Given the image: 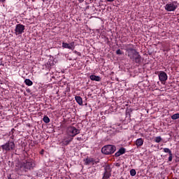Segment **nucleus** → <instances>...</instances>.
<instances>
[{
	"mask_svg": "<svg viewBox=\"0 0 179 179\" xmlns=\"http://www.w3.org/2000/svg\"><path fill=\"white\" fill-rule=\"evenodd\" d=\"M43 122H44L45 124L50 123V117H48V116H44V117H43Z\"/></svg>",
	"mask_w": 179,
	"mask_h": 179,
	"instance_id": "412c9836",
	"label": "nucleus"
},
{
	"mask_svg": "<svg viewBox=\"0 0 179 179\" xmlns=\"http://www.w3.org/2000/svg\"><path fill=\"white\" fill-rule=\"evenodd\" d=\"M125 47H126L125 50H126L127 57H129V59H131L135 64H137L138 65H141L142 62H143V58H142V56H141V54H139V52H137L136 49H135V45L127 44L126 45Z\"/></svg>",
	"mask_w": 179,
	"mask_h": 179,
	"instance_id": "f257e3e1",
	"label": "nucleus"
},
{
	"mask_svg": "<svg viewBox=\"0 0 179 179\" xmlns=\"http://www.w3.org/2000/svg\"><path fill=\"white\" fill-rule=\"evenodd\" d=\"M120 179H124V177L122 176Z\"/></svg>",
	"mask_w": 179,
	"mask_h": 179,
	"instance_id": "72a5a7b5",
	"label": "nucleus"
},
{
	"mask_svg": "<svg viewBox=\"0 0 179 179\" xmlns=\"http://www.w3.org/2000/svg\"><path fill=\"white\" fill-rule=\"evenodd\" d=\"M116 54H117V55H122V54H124V52H122V50H120V49H118V50L116 51Z\"/></svg>",
	"mask_w": 179,
	"mask_h": 179,
	"instance_id": "5701e85b",
	"label": "nucleus"
},
{
	"mask_svg": "<svg viewBox=\"0 0 179 179\" xmlns=\"http://www.w3.org/2000/svg\"><path fill=\"white\" fill-rule=\"evenodd\" d=\"M98 163H100V159H94V163L92 164V166H94V164H97Z\"/></svg>",
	"mask_w": 179,
	"mask_h": 179,
	"instance_id": "bb28decb",
	"label": "nucleus"
},
{
	"mask_svg": "<svg viewBox=\"0 0 179 179\" xmlns=\"http://www.w3.org/2000/svg\"><path fill=\"white\" fill-rule=\"evenodd\" d=\"M73 53L76 54V55H78V57H82V53H80V52H78L76 50H73Z\"/></svg>",
	"mask_w": 179,
	"mask_h": 179,
	"instance_id": "b1692460",
	"label": "nucleus"
},
{
	"mask_svg": "<svg viewBox=\"0 0 179 179\" xmlns=\"http://www.w3.org/2000/svg\"><path fill=\"white\" fill-rule=\"evenodd\" d=\"M0 2L1 3H5V2H6V0H0Z\"/></svg>",
	"mask_w": 179,
	"mask_h": 179,
	"instance_id": "c85d7f7f",
	"label": "nucleus"
},
{
	"mask_svg": "<svg viewBox=\"0 0 179 179\" xmlns=\"http://www.w3.org/2000/svg\"><path fill=\"white\" fill-rule=\"evenodd\" d=\"M162 141H163V138H162L161 136H157L155 138V142H156V143H160V142H162Z\"/></svg>",
	"mask_w": 179,
	"mask_h": 179,
	"instance_id": "a211bd4d",
	"label": "nucleus"
},
{
	"mask_svg": "<svg viewBox=\"0 0 179 179\" xmlns=\"http://www.w3.org/2000/svg\"><path fill=\"white\" fill-rule=\"evenodd\" d=\"M104 173H103V176L102 177V179H108L110 178V177H111V173L110 172V168L108 165H107L105 168H104Z\"/></svg>",
	"mask_w": 179,
	"mask_h": 179,
	"instance_id": "1a4fd4ad",
	"label": "nucleus"
},
{
	"mask_svg": "<svg viewBox=\"0 0 179 179\" xmlns=\"http://www.w3.org/2000/svg\"><path fill=\"white\" fill-rule=\"evenodd\" d=\"M163 152H164V153H169V155H171V153H173L171 152V150H169V148H166L163 149Z\"/></svg>",
	"mask_w": 179,
	"mask_h": 179,
	"instance_id": "4be33fe9",
	"label": "nucleus"
},
{
	"mask_svg": "<svg viewBox=\"0 0 179 179\" xmlns=\"http://www.w3.org/2000/svg\"><path fill=\"white\" fill-rule=\"evenodd\" d=\"M90 79H91L92 80H94L95 82H100L101 80V78H100V76H96V75H91L90 76Z\"/></svg>",
	"mask_w": 179,
	"mask_h": 179,
	"instance_id": "2eb2a0df",
	"label": "nucleus"
},
{
	"mask_svg": "<svg viewBox=\"0 0 179 179\" xmlns=\"http://www.w3.org/2000/svg\"><path fill=\"white\" fill-rule=\"evenodd\" d=\"M41 155H44V150H42L40 152Z\"/></svg>",
	"mask_w": 179,
	"mask_h": 179,
	"instance_id": "2f4dec72",
	"label": "nucleus"
},
{
	"mask_svg": "<svg viewBox=\"0 0 179 179\" xmlns=\"http://www.w3.org/2000/svg\"><path fill=\"white\" fill-rule=\"evenodd\" d=\"M130 176H131V177H135V176H136V171L135 169H131Z\"/></svg>",
	"mask_w": 179,
	"mask_h": 179,
	"instance_id": "6ab92c4d",
	"label": "nucleus"
},
{
	"mask_svg": "<svg viewBox=\"0 0 179 179\" xmlns=\"http://www.w3.org/2000/svg\"><path fill=\"white\" fill-rule=\"evenodd\" d=\"M24 83L27 85V86H33V81H31L30 79H25Z\"/></svg>",
	"mask_w": 179,
	"mask_h": 179,
	"instance_id": "f3484780",
	"label": "nucleus"
},
{
	"mask_svg": "<svg viewBox=\"0 0 179 179\" xmlns=\"http://www.w3.org/2000/svg\"><path fill=\"white\" fill-rule=\"evenodd\" d=\"M116 150V147L113 145H105L103 148L101 149L102 153L103 155H113Z\"/></svg>",
	"mask_w": 179,
	"mask_h": 179,
	"instance_id": "20e7f679",
	"label": "nucleus"
},
{
	"mask_svg": "<svg viewBox=\"0 0 179 179\" xmlns=\"http://www.w3.org/2000/svg\"><path fill=\"white\" fill-rule=\"evenodd\" d=\"M135 145H136L137 148H141V146H143V138H138L135 141Z\"/></svg>",
	"mask_w": 179,
	"mask_h": 179,
	"instance_id": "4468645a",
	"label": "nucleus"
},
{
	"mask_svg": "<svg viewBox=\"0 0 179 179\" xmlns=\"http://www.w3.org/2000/svg\"><path fill=\"white\" fill-rule=\"evenodd\" d=\"M107 2H114L115 0H106Z\"/></svg>",
	"mask_w": 179,
	"mask_h": 179,
	"instance_id": "7c9ffc66",
	"label": "nucleus"
},
{
	"mask_svg": "<svg viewBox=\"0 0 179 179\" xmlns=\"http://www.w3.org/2000/svg\"><path fill=\"white\" fill-rule=\"evenodd\" d=\"M158 76L159 80H160V82H162V83H163V82H166V80H167V79L169 78V76H167V73H166V72L164 71H160Z\"/></svg>",
	"mask_w": 179,
	"mask_h": 179,
	"instance_id": "9d476101",
	"label": "nucleus"
},
{
	"mask_svg": "<svg viewBox=\"0 0 179 179\" xmlns=\"http://www.w3.org/2000/svg\"><path fill=\"white\" fill-rule=\"evenodd\" d=\"M179 113H175L171 116V120H178Z\"/></svg>",
	"mask_w": 179,
	"mask_h": 179,
	"instance_id": "aec40b11",
	"label": "nucleus"
},
{
	"mask_svg": "<svg viewBox=\"0 0 179 179\" xmlns=\"http://www.w3.org/2000/svg\"><path fill=\"white\" fill-rule=\"evenodd\" d=\"M126 150L124 148H121L117 152H115V157H120L121 155H124Z\"/></svg>",
	"mask_w": 179,
	"mask_h": 179,
	"instance_id": "ddd939ff",
	"label": "nucleus"
},
{
	"mask_svg": "<svg viewBox=\"0 0 179 179\" xmlns=\"http://www.w3.org/2000/svg\"><path fill=\"white\" fill-rule=\"evenodd\" d=\"M36 167V163L34 160L29 159H27L25 162H23L20 164V169L23 171H29V170H33Z\"/></svg>",
	"mask_w": 179,
	"mask_h": 179,
	"instance_id": "f03ea898",
	"label": "nucleus"
},
{
	"mask_svg": "<svg viewBox=\"0 0 179 179\" xmlns=\"http://www.w3.org/2000/svg\"><path fill=\"white\" fill-rule=\"evenodd\" d=\"M177 8H178V4H177V1H173L166 4L165 10H167V12H175Z\"/></svg>",
	"mask_w": 179,
	"mask_h": 179,
	"instance_id": "39448f33",
	"label": "nucleus"
},
{
	"mask_svg": "<svg viewBox=\"0 0 179 179\" xmlns=\"http://www.w3.org/2000/svg\"><path fill=\"white\" fill-rule=\"evenodd\" d=\"M115 166L116 167H121V164H120V162H117V163H115Z\"/></svg>",
	"mask_w": 179,
	"mask_h": 179,
	"instance_id": "cd10ccee",
	"label": "nucleus"
},
{
	"mask_svg": "<svg viewBox=\"0 0 179 179\" xmlns=\"http://www.w3.org/2000/svg\"><path fill=\"white\" fill-rule=\"evenodd\" d=\"M1 149L3 152H10V150H15V142L8 141L5 144L1 145Z\"/></svg>",
	"mask_w": 179,
	"mask_h": 179,
	"instance_id": "7ed1b4c3",
	"label": "nucleus"
},
{
	"mask_svg": "<svg viewBox=\"0 0 179 179\" xmlns=\"http://www.w3.org/2000/svg\"><path fill=\"white\" fill-rule=\"evenodd\" d=\"M26 92H27V93H30L31 90H30V89L28 88V89L26 90Z\"/></svg>",
	"mask_w": 179,
	"mask_h": 179,
	"instance_id": "c756f323",
	"label": "nucleus"
},
{
	"mask_svg": "<svg viewBox=\"0 0 179 179\" xmlns=\"http://www.w3.org/2000/svg\"><path fill=\"white\" fill-rule=\"evenodd\" d=\"M77 141H82V138L80 137L77 138Z\"/></svg>",
	"mask_w": 179,
	"mask_h": 179,
	"instance_id": "473e14b6",
	"label": "nucleus"
},
{
	"mask_svg": "<svg viewBox=\"0 0 179 179\" xmlns=\"http://www.w3.org/2000/svg\"><path fill=\"white\" fill-rule=\"evenodd\" d=\"M66 134L69 136L73 138L76 136V135L80 134V131L75 127H70L67 129Z\"/></svg>",
	"mask_w": 179,
	"mask_h": 179,
	"instance_id": "423d86ee",
	"label": "nucleus"
},
{
	"mask_svg": "<svg viewBox=\"0 0 179 179\" xmlns=\"http://www.w3.org/2000/svg\"><path fill=\"white\" fill-rule=\"evenodd\" d=\"M25 29L26 28H25L24 25H23L22 24H17L15 26V36H22V34H23V33H24Z\"/></svg>",
	"mask_w": 179,
	"mask_h": 179,
	"instance_id": "0eeeda50",
	"label": "nucleus"
},
{
	"mask_svg": "<svg viewBox=\"0 0 179 179\" xmlns=\"http://www.w3.org/2000/svg\"><path fill=\"white\" fill-rule=\"evenodd\" d=\"M84 162L85 166H89V164L94 163V158L87 157L85 159H84Z\"/></svg>",
	"mask_w": 179,
	"mask_h": 179,
	"instance_id": "f8f14e48",
	"label": "nucleus"
},
{
	"mask_svg": "<svg viewBox=\"0 0 179 179\" xmlns=\"http://www.w3.org/2000/svg\"><path fill=\"white\" fill-rule=\"evenodd\" d=\"M72 141H73V138L71 137V136L67 135L63 138L62 143V145H64V146H68V145H69V143H71Z\"/></svg>",
	"mask_w": 179,
	"mask_h": 179,
	"instance_id": "6e6552de",
	"label": "nucleus"
},
{
	"mask_svg": "<svg viewBox=\"0 0 179 179\" xmlns=\"http://www.w3.org/2000/svg\"><path fill=\"white\" fill-rule=\"evenodd\" d=\"M14 131H15V129H11V131H10V134H12V136H10V138H11V139H14V138H15V136H13V132H14Z\"/></svg>",
	"mask_w": 179,
	"mask_h": 179,
	"instance_id": "a878e982",
	"label": "nucleus"
},
{
	"mask_svg": "<svg viewBox=\"0 0 179 179\" xmlns=\"http://www.w3.org/2000/svg\"><path fill=\"white\" fill-rule=\"evenodd\" d=\"M62 48H68L69 50H75V42H71L70 43H67L65 42L62 43Z\"/></svg>",
	"mask_w": 179,
	"mask_h": 179,
	"instance_id": "9b49d317",
	"label": "nucleus"
},
{
	"mask_svg": "<svg viewBox=\"0 0 179 179\" xmlns=\"http://www.w3.org/2000/svg\"><path fill=\"white\" fill-rule=\"evenodd\" d=\"M75 100H76V103H78V104H79V106H83V99H82V97H80L79 96H76Z\"/></svg>",
	"mask_w": 179,
	"mask_h": 179,
	"instance_id": "dca6fc26",
	"label": "nucleus"
},
{
	"mask_svg": "<svg viewBox=\"0 0 179 179\" xmlns=\"http://www.w3.org/2000/svg\"><path fill=\"white\" fill-rule=\"evenodd\" d=\"M169 155V162H173V152Z\"/></svg>",
	"mask_w": 179,
	"mask_h": 179,
	"instance_id": "393cba45",
	"label": "nucleus"
}]
</instances>
